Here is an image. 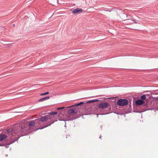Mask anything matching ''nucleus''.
<instances>
[{
  "instance_id": "obj_1",
  "label": "nucleus",
  "mask_w": 158,
  "mask_h": 158,
  "mask_svg": "<svg viewBox=\"0 0 158 158\" xmlns=\"http://www.w3.org/2000/svg\"><path fill=\"white\" fill-rule=\"evenodd\" d=\"M38 121L37 119L31 121L29 122L28 126L22 127L20 125L17 126H15L14 129H9L8 131L10 132V133L13 136L16 135L17 134L20 137L23 136L29 133L31 131H36L40 129V128L35 130L33 129L31 130V128L32 127L33 128L35 124H36L37 125H38Z\"/></svg>"
},
{
  "instance_id": "obj_2",
  "label": "nucleus",
  "mask_w": 158,
  "mask_h": 158,
  "mask_svg": "<svg viewBox=\"0 0 158 158\" xmlns=\"http://www.w3.org/2000/svg\"><path fill=\"white\" fill-rule=\"evenodd\" d=\"M65 112L62 111L58 113L56 115L58 116V119L60 121H68L75 120L76 118L72 115H67Z\"/></svg>"
},
{
  "instance_id": "obj_3",
  "label": "nucleus",
  "mask_w": 158,
  "mask_h": 158,
  "mask_svg": "<svg viewBox=\"0 0 158 158\" xmlns=\"http://www.w3.org/2000/svg\"><path fill=\"white\" fill-rule=\"evenodd\" d=\"M144 103V101L140 99H138L136 100L135 102V105L137 106H140L142 105V108H141L140 110H134V112L141 113L146 111L147 110H150V109L147 108L148 107V104L145 103L143 105Z\"/></svg>"
},
{
  "instance_id": "obj_4",
  "label": "nucleus",
  "mask_w": 158,
  "mask_h": 158,
  "mask_svg": "<svg viewBox=\"0 0 158 158\" xmlns=\"http://www.w3.org/2000/svg\"><path fill=\"white\" fill-rule=\"evenodd\" d=\"M58 113V111L56 112H51L48 113V114L47 115L49 123L48 124H47L45 126H43L40 127L39 129H43L46 127H47L48 126H50L51 124L53 123L55 121H56V118L55 116Z\"/></svg>"
},
{
  "instance_id": "obj_5",
  "label": "nucleus",
  "mask_w": 158,
  "mask_h": 158,
  "mask_svg": "<svg viewBox=\"0 0 158 158\" xmlns=\"http://www.w3.org/2000/svg\"><path fill=\"white\" fill-rule=\"evenodd\" d=\"M8 129L7 130V131L8 133L9 137L8 139V140H10V142L7 143V144H5L4 146L6 148H8L9 147V145L14 143L16 141H17L19 139L20 137L19 135H16L13 136L10 133V132L8 131Z\"/></svg>"
},
{
  "instance_id": "obj_6",
  "label": "nucleus",
  "mask_w": 158,
  "mask_h": 158,
  "mask_svg": "<svg viewBox=\"0 0 158 158\" xmlns=\"http://www.w3.org/2000/svg\"><path fill=\"white\" fill-rule=\"evenodd\" d=\"M37 120H38V125H39L41 124H43L44 123L47 122V123H45L44 126H45L47 124H48L49 123L47 115H46L44 116H42L40 118L37 119Z\"/></svg>"
},
{
  "instance_id": "obj_7",
  "label": "nucleus",
  "mask_w": 158,
  "mask_h": 158,
  "mask_svg": "<svg viewBox=\"0 0 158 158\" xmlns=\"http://www.w3.org/2000/svg\"><path fill=\"white\" fill-rule=\"evenodd\" d=\"M73 106H72L66 107L64 111L65 113H67V115H72L75 117L76 119L77 118L73 115L75 114H76V112L75 111L76 109L74 108L69 109V108L72 107Z\"/></svg>"
},
{
  "instance_id": "obj_8",
  "label": "nucleus",
  "mask_w": 158,
  "mask_h": 158,
  "mask_svg": "<svg viewBox=\"0 0 158 158\" xmlns=\"http://www.w3.org/2000/svg\"><path fill=\"white\" fill-rule=\"evenodd\" d=\"M109 107H110V104L107 102H103L98 104V108L99 110L104 109H107Z\"/></svg>"
},
{
  "instance_id": "obj_9",
  "label": "nucleus",
  "mask_w": 158,
  "mask_h": 158,
  "mask_svg": "<svg viewBox=\"0 0 158 158\" xmlns=\"http://www.w3.org/2000/svg\"><path fill=\"white\" fill-rule=\"evenodd\" d=\"M128 103V100L126 99H118L117 104L119 106H123L127 105Z\"/></svg>"
},
{
  "instance_id": "obj_10",
  "label": "nucleus",
  "mask_w": 158,
  "mask_h": 158,
  "mask_svg": "<svg viewBox=\"0 0 158 158\" xmlns=\"http://www.w3.org/2000/svg\"><path fill=\"white\" fill-rule=\"evenodd\" d=\"M83 11V9L81 8H77L72 10V13L74 15H76L80 14Z\"/></svg>"
},
{
  "instance_id": "obj_11",
  "label": "nucleus",
  "mask_w": 158,
  "mask_h": 158,
  "mask_svg": "<svg viewBox=\"0 0 158 158\" xmlns=\"http://www.w3.org/2000/svg\"><path fill=\"white\" fill-rule=\"evenodd\" d=\"M7 136L3 134H0V142L3 141L4 139H6L7 138ZM5 144H2L0 143V146H5Z\"/></svg>"
},
{
  "instance_id": "obj_12",
  "label": "nucleus",
  "mask_w": 158,
  "mask_h": 158,
  "mask_svg": "<svg viewBox=\"0 0 158 158\" xmlns=\"http://www.w3.org/2000/svg\"><path fill=\"white\" fill-rule=\"evenodd\" d=\"M35 16L32 13H31L30 14H29L28 15H26L24 16V19H33V18Z\"/></svg>"
},
{
  "instance_id": "obj_13",
  "label": "nucleus",
  "mask_w": 158,
  "mask_h": 158,
  "mask_svg": "<svg viewBox=\"0 0 158 158\" xmlns=\"http://www.w3.org/2000/svg\"><path fill=\"white\" fill-rule=\"evenodd\" d=\"M49 98L50 97L49 96L45 97L44 98H43L40 99H39L38 100V101L39 102H42L49 99Z\"/></svg>"
},
{
  "instance_id": "obj_14",
  "label": "nucleus",
  "mask_w": 158,
  "mask_h": 158,
  "mask_svg": "<svg viewBox=\"0 0 158 158\" xmlns=\"http://www.w3.org/2000/svg\"><path fill=\"white\" fill-rule=\"evenodd\" d=\"M100 100H97V99H93L92 100H90L89 101H87L86 103H93L94 102H96L98 101H100Z\"/></svg>"
},
{
  "instance_id": "obj_15",
  "label": "nucleus",
  "mask_w": 158,
  "mask_h": 158,
  "mask_svg": "<svg viewBox=\"0 0 158 158\" xmlns=\"http://www.w3.org/2000/svg\"><path fill=\"white\" fill-rule=\"evenodd\" d=\"M64 108H65L64 107H59V108H57L56 109L57 110H61V111H63L64 112H65V111H64L65 109H64Z\"/></svg>"
},
{
  "instance_id": "obj_16",
  "label": "nucleus",
  "mask_w": 158,
  "mask_h": 158,
  "mask_svg": "<svg viewBox=\"0 0 158 158\" xmlns=\"http://www.w3.org/2000/svg\"><path fill=\"white\" fill-rule=\"evenodd\" d=\"M64 108H65L64 107H59V108H57L56 109L57 110H61V111H63L64 112H65V111H64L65 109H64Z\"/></svg>"
},
{
  "instance_id": "obj_17",
  "label": "nucleus",
  "mask_w": 158,
  "mask_h": 158,
  "mask_svg": "<svg viewBox=\"0 0 158 158\" xmlns=\"http://www.w3.org/2000/svg\"><path fill=\"white\" fill-rule=\"evenodd\" d=\"M84 103H85L84 102H80L79 103H77V104H76L75 105H73V106H80V105L83 104Z\"/></svg>"
},
{
  "instance_id": "obj_18",
  "label": "nucleus",
  "mask_w": 158,
  "mask_h": 158,
  "mask_svg": "<svg viewBox=\"0 0 158 158\" xmlns=\"http://www.w3.org/2000/svg\"><path fill=\"white\" fill-rule=\"evenodd\" d=\"M141 99L142 100H144L146 99V97L145 95H143L141 96L140 97Z\"/></svg>"
},
{
  "instance_id": "obj_19",
  "label": "nucleus",
  "mask_w": 158,
  "mask_h": 158,
  "mask_svg": "<svg viewBox=\"0 0 158 158\" xmlns=\"http://www.w3.org/2000/svg\"><path fill=\"white\" fill-rule=\"evenodd\" d=\"M49 94V92H46L45 93H42L40 94V96H43L46 95L47 94Z\"/></svg>"
},
{
  "instance_id": "obj_20",
  "label": "nucleus",
  "mask_w": 158,
  "mask_h": 158,
  "mask_svg": "<svg viewBox=\"0 0 158 158\" xmlns=\"http://www.w3.org/2000/svg\"><path fill=\"white\" fill-rule=\"evenodd\" d=\"M110 112H108V113H102V114H97V117H98V116L99 115H103L108 114H110Z\"/></svg>"
},
{
  "instance_id": "obj_21",
  "label": "nucleus",
  "mask_w": 158,
  "mask_h": 158,
  "mask_svg": "<svg viewBox=\"0 0 158 158\" xmlns=\"http://www.w3.org/2000/svg\"><path fill=\"white\" fill-rule=\"evenodd\" d=\"M115 9V8H112L109 10H105V11H107V12H111L112 11L114 10Z\"/></svg>"
},
{
  "instance_id": "obj_22",
  "label": "nucleus",
  "mask_w": 158,
  "mask_h": 158,
  "mask_svg": "<svg viewBox=\"0 0 158 158\" xmlns=\"http://www.w3.org/2000/svg\"><path fill=\"white\" fill-rule=\"evenodd\" d=\"M122 16L124 17H127V14L124 13H123L122 14Z\"/></svg>"
},
{
  "instance_id": "obj_23",
  "label": "nucleus",
  "mask_w": 158,
  "mask_h": 158,
  "mask_svg": "<svg viewBox=\"0 0 158 158\" xmlns=\"http://www.w3.org/2000/svg\"><path fill=\"white\" fill-rule=\"evenodd\" d=\"M108 110H109V111H110L111 110V107L110 106V107H108Z\"/></svg>"
},
{
  "instance_id": "obj_24",
  "label": "nucleus",
  "mask_w": 158,
  "mask_h": 158,
  "mask_svg": "<svg viewBox=\"0 0 158 158\" xmlns=\"http://www.w3.org/2000/svg\"><path fill=\"white\" fill-rule=\"evenodd\" d=\"M125 20H133V19H132L131 18V19H125Z\"/></svg>"
},
{
  "instance_id": "obj_25",
  "label": "nucleus",
  "mask_w": 158,
  "mask_h": 158,
  "mask_svg": "<svg viewBox=\"0 0 158 158\" xmlns=\"http://www.w3.org/2000/svg\"><path fill=\"white\" fill-rule=\"evenodd\" d=\"M135 23H137V22H136V20H132Z\"/></svg>"
},
{
  "instance_id": "obj_26",
  "label": "nucleus",
  "mask_w": 158,
  "mask_h": 158,
  "mask_svg": "<svg viewBox=\"0 0 158 158\" xmlns=\"http://www.w3.org/2000/svg\"><path fill=\"white\" fill-rule=\"evenodd\" d=\"M5 156H6V157H7V156H8V155H7V154H6V155H5Z\"/></svg>"
},
{
  "instance_id": "obj_27",
  "label": "nucleus",
  "mask_w": 158,
  "mask_h": 158,
  "mask_svg": "<svg viewBox=\"0 0 158 158\" xmlns=\"http://www.w3.org/2000/svg\"><path fill=\"white\" fill-rule=\"evenodd\" d=\"M68 135H66V138H67L68 137Z\"/></svg>"
},
{
  "instance_id": "obj_28",
  "label": "nucleus",
  "mask_w": 158,
  "mask_h": 158,
  "mask_svg": "<svg viewBox=\"0 0 158 158\" xmlns=\"http://www.w3.org/2000/svg\"><path fill=\"white\" fill-rule=\"evenodd\" d=\"M100 127H101V128H102V126H100Z\"/></svg>"
},
{
  "instance_id": "obj_29",
  "label": "nucleus",
  "mask_w": 158,
  "mask_h": 158,
  "mask_svg": "<svg viewBox=\"0 0 158 158\" xmlns=\"http://www.w3.org/2000/svg\"><path fill=\"white\" fill-rule=\"evenodd\" d=\"M65 126V127H66V123L65 124V126Z\"/></svg>"
},
{
  "instance_id": "obj_30",
  "label": "nucleus",
  "mask_w": 158,
  "mask_h": 158,
  "mask_svg": "<svg viewBox=\"0 0 158 158\" xmlns=\"http://www.w3.org/2000/svg\"><path fill=\"white\" fill-rule=\"evenodd\" d=\"M101 136H100V137H99V138H101Z\"/></svg>"
},
{
  "instance_id": "obj_31",
  "label": "nucleus",
  "mask_w": 158,
  "mask_h": 158,
  "mask_svg": "<svg viewBox=\"0 0 158 158\" xmlns=\"http://www.w3.org/2000/svg\"><path fill=\"white\" fill-rule=\"evenodd\" d=\"M114 113H116V114H117V113H116V112H114Z\"/></svg>"
},
{
  "instance_id": "obj_32",
  "label": "nucleus",
  "mask_w": 158,
  "mask_h": 158,
  "mask_svg": "<svg viewBox=\"0 0 158 158\" xmlns=\"http://www.w3.org/2000/svg\"><path fill=\"white\" fill-rule=\"evenodd\" d=\"M13 25L14 26L15 25V24H13Z\"/></svg>"
},
{
  "instance_id": "obj_33",
  "label": "nucleus",
  "mask_w": 158,
  "mask_h": 158,
  "mask_svg": "<svg viewBox=\"0 0 158 158\" xmlns=\"http://www.w3.org/2000/svg\"><path fill=\"white\" fill-rule=\"evenodd\" d=\"M130 107H131V106H130Z\"/></svg>"
}]
</instances>
